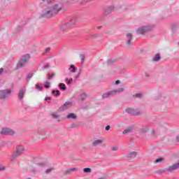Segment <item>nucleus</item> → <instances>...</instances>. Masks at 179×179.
<instances>
[{
  "instance_id": "nucleus-27",
  "label": "nucleus",
  "mask_w": 179,
  "mask_h": 179,
  "mask_svg": "<svg viewBox=\"0 0 179 179\" xmlns=\"http://www.w3.org/2000/svg\"><path fill=\"white\" fill-rule=\"evenodd\" d=\"M78 168H71L70 169H68L67 171H66V174L69 173H72L73 171H77Z\"/></svg>"
},
{
  "instance_id": "nucleus-24",
  "label": "nucleus",
  "mask_w": 179,
  "mask_h": 179,
  "mask_svg": "<svg viewBox=\"0 0 179 179\" xmlns=\"http://www.w3.org/2000/svg\"><path fill=\"white\" fill-rule=\"evenodd\" d=\"M59 89H60V90H66V85H65L64 83H59Z\"/></svg>"
},
{
  "instance_id": "nucleus-41",
  "label": "nucleus",
  "mask_w": 179,
  "mask_h": 179,
  "mask_svg": "<svg viewBox=\"0 0 179 179\" xmlns=\"http://www.w3.org/2000/svg\"><path fill=\"white\" fill-rule=\"evenodd\" d=\"M48 79H52L54 78V76H55V73H52V74H48Z\"/></svg>"
},
{
  "instance_id": "nucleus-23",
  "label": "nucleus",
  "mask_w": 179,
  "mask_h": 179,
  "mask_svg": "<svg viewBox=\"0 0 179 179\" xmlns=\"http://www.w3.org/2000/svg\"><path fill=\"white\" fill-rule=\"evenodd\" d=\"M69 70L70 71V72L75 73V72H76V67H75L73 64H71L69 68Z\"/></svg>"
},
{
  "instance_id": "nucleus-8",
  "label": "nucleus",
  "mask_w": 179,
  "mask_h": 179,
  "mask_svg": "<svg viewBox=\"0 0 179 179\" xmlns=\"http://www.w3.org/2000/svg\"><path fill=\"white\" fill-rule=\"evenodd\" d=\"M75 22H76V17H73V19L70 20L69 22L62 24L60 27L61 31H65L66 29H68L69 27H71V26H73V24H75Z\"/></svg>"
},
{
  "instance_id": "nucleus-40",
  "label": "nucleus",
  "mask_w": 179,
  "mask_h": 179,
  "mask_svg": "<svg viewBox=\"0 0 179 179\" xmlns=\"http://www.w3.org/2000/svg\"><path fill=\"white\" fill-rule=\"evenodd\" d=\"M50 51H51V48H47L45 49V52L43 53V55H45L47 54V52H50Z\"/></svg>"
},
{
  "instance_id": "nucleus-16",
  "label": "nucleus",
  "mask_w": 179,
  "mask_h": 179,
  "mask_svg": "<svg viewBox=\"0 0 179 179\" xmlns=\"http://www.w3.org/2000/svg\"><path fill=\"white\" fill-rule=\"evenodd\" d=\"M103 139H96L92 142V146L93 148H97V146H101V145H103Z\"/></svg>"
},
{
  "instance_id": "nucleus-55",
  "label": "nucleus",
  "mask_w": 179,
  "mask_h": 179,
  "mask_svg": "<svg viewBox=\"0 0 179 179\" xmlns=\"http://www.w3.org/2000/svg\"><path fill=\"white\" fill-rule=\"evenodd\" d=\"M80 76V71L78 73V76L76 77V79H78Z\"/></svg>"
},
{
  "instance_id": "nucleus-26",
  "label": "nucleus",
  "mask_w": 179,
  "mask_h": 179,
  "mask_svg": "<svg viewBox=\"0 0 179 179\" xmlns=\"http://www.w3.org/2000/svg\"><path fill=\"white\" fill-rule=\"evenodd\" d=\"M43 85H41V84H36V90H38V92H41V90H43Z\"/></svg>"
},
{
  "instance_id": "nucleus-37",
  "label": "nucleus",
  "mask_w": 179,
  "mask_h": 179,
  "mask_svg": "<svg viewBox=\"0 0 179 179\" xmlns=\"http://www.w3.org/2000/svg\"><path fill=\"white\" fill-rule=\"evenodd\" d=\"M52 118H55V120H58V118H59V115L57 114V113H53L52 115Z\"/></svg>"
},
{
  "instance_id": "nucleus-45",
  "label": "nucleus",
  "mask_w": 179,
  "mask_h": 179,
  "mask_svg": "<svg viewBox=\"0 0 179 179\" xmlns=\"http://www.w3.org/2000/svg\"><path fill=\"white\" fill-rule=\"evenodd\" d=\"M44 69H47L48 68H50V64H46L43 66Z\"/></svg>"
},
{
  "instance_id": "nucleus-61",
  "label": "nucleus",
  "mask_w": 179,
  "mask_h": 179,
  "mask_svg": "<svg viewBox=\"0 0 179 179\" xmlns=\"http://www.w3.org/2000/svg\"><path fill=\"white\" fill-rule=\"evenodd\" d=\"M87 105L89 106V105H90V103H87Z\"/></svg>"
},
{
  "instance_id": "nucleus-4",
  "label": "nucleus",
  "mask_w": 179,
  "mask_h": 179,
  "mask_svg": "<svg viewBox=\"0 0 179 179\" xmlns=\"http://www.w3.org/2000/svg\"><path fill=\"white\" fill-rule=\"evenodd\" d=\"M24 152V147L23 145H17L16 147V150L13 152L10 161L13 162L15 159H17L20 155Z\"/></svg>"
},
{
  "instance_id": "nucleus-38",
  "label": "nucleus",
  "mask_w": 179,
  "mask_h": 179,
  "mask_svg": "<svg viewBox=\"0 0 179 179\" xmlns=\"http://www.w3.org/2000/svg\"><path fill=\"white\" fill-rule=\"evenodd\" d=\"M163 160H164L163 158H157V159H155V163H162Z\"/></svg>"
},
{
  "instance_id": "nucleus-42",
  "label": "nucleus",
  "mask_w": 179,
  "mask_h": 179,
  "mask_svg": "<svg viewBox=\"0 0 179 179\" xmlns=\"http://www.w3.org/2000/svg\"><path fill=\"white\" fill-rule=\"evenodd\" d=\"M111 150H112L113 152H116V150H118V147H117V146H113V147L111 148Z\"/></svg>"
},
{
  "instance_id": "nucleus-53",
  "label": "nucleus",
  "mask_w": 179,
  "mask_h": 179,
  "mask_svg": "<svg viewBox=\"0 0 179 179\" xmlns=\"http://www.w3.org/2000/svg\"><path fill=\"white\" fill-rule=\"evenodd\" d=\"M152 135L153 136H155V129H152Z\"/></svg>"
},
{
  "instance_id": "nucleus-1",
  "label": "nucleus",
  "mask_w": 179,
  "mask_h": 179,
  "mask_svg": "<svg viewBox=\"0 0 179 179\" xmlns=\"http://www.w3.org/2000/svg\"><path fill=\"white\" fill-rule=\"evenodd\" d=\"M62 10V6L59 4H55L52 7H48L44 9L42 12L41 15L42 17H52L56 16L57 13H59L60 10Z\"/></svg>"
},
{
  "instance_id": "nucleus-49",
  "label": "nucleus",
  "mask_w": 179,
  "mask_h": 179,
  "mask_svg": "<svg viewBox=\"0 0 179 179\" xmlns=\"http://www.w3.org/2000/svg\"><path fill=\"white\" fill-rule=\"evenodd\" d=\"M45 101H48V100H51V97L47 96L45 98Z\"/></svg>"
},
{
  "instance_id": "nucleus-6",
  "label": "nucleus",
  "mask_w": 179,
  "mask_h": 179,
  "mask_svg": "<svg viewBox=\"0 0 179 179\" xmlns=\"http://www.w3.org/2000/svg\"><path fill=\"white\" fill-rule=\"evenodd\" d=\"M124 88H118L117 90H114L112 91L107 92L102 95V99H108L110 96H115L117 93H122L124 92Z\"/></svg>"
},
{
  "instance_id": "nucleus-25",
  "label": "nucleus",
  "mask_w": 179,
  "mask_h": 179,
  "mask_svg": "<svg viewBox=\"0 0 179 179\" xmlns=\"http://www.w3.org/2000/svg\"><path fill=\"white\" fill-rule=\"evenodd\" d=\"M55 169L54 167L49 168L45 171V174H51L52 171H54Z\"/></svg>"
},
{
  "instance_id": "nucleus-34",
  "label": "nucleus",
  "mask_w": 179,
  "mask_h": 179,
  "mask_svg": "<svg viewBox=\"0 0 179 179\" xmlns=\"http://www.w3.org/2000/svg\"><path fill=\"white\" fill-rule=\"evenodd\" d=\"M50 85H51V83L48 81H46L44 84V87L45 89H48L50 87Z\"/></svg>"
},
{
  "instance_id": "nucleus-3",
  "label": "nucleus",
  "mask_w": 179,
  "mask_h": 179,
  "mask_svg": "<svg viewBox=\"0 0 179 179\" xmlns=\"http://www.w3.org/2000/svg\"><path fill=\"white\" fill-rule=\"evenodd\" d=\"M153 27H155V25L148 24V25H144L142 27H138L136 29L137 34H146V33H149V31H152L153 30Z\"/></svg>"
},
{
  "instance_id": "nucleus-56",
  "label": "nucleus",
  "mask_w": 179,
  "mask_h": 179,
  "mask_svg": "<svg viewBox=\"0 0 179 179\" xmlns=\"http://www.w3.org/2000/svg\"><path fill=\"white\" fill-rule=\"evenodd\" d=\"M176 141L177 142H179V134L176 136Z\"/></svg>"
},
{
  "instance_id": "nucleus-13",
  "label": "nucleus",
  "mask_w": 179,
  "mask_h": 179,
  "mask_svg": "<svg viewBox=\"0 0 179 179\" xmlns=\"http://www.w3.org/2000/svg\"><path fill=\"white\" fill-rule=\"evenodd\" d=\"M70 107H72V102L67 101L59 107V110L65 111V110H68Z\"/></svg>"
},
{
  "instance_id": "nucleus-7",
  "label": "nucleus",
  "mask_w": 179,
  "mask_h": 179,
  "mask_svg": "<svg viewBox=\"0 0 179 179\" xmlns=\"http://www.w3.org/2000/svg\"><path fill=\"white\" fill-rule=\"evenodd\" d=\"M15 132L14 131V130L9 127H3L0 131V134L2 136H12L13 135H15Z\"/></svg>"
},
{
  "instance_id": "nucleus-21",
  "label": "nucleus",
  "mask_w": 179,
  "mask_h": 179,
  "mask_svg": "<svg viewBox=\"0 0 179 179\" xmlns=\"http://www.w3.org/2000/svg\"><path fill=\"white\" fill-rule=\"evenodd\" d=\"M171 29H172L173 33H176V31H177L178 29V25L176 23H173L171 25Z\"/></svg>"
},
{
  "instance_id": "nucleus-36",
  "label": "nucleus",
  "mask_w": 179,
  "mask_h": 179,
  "mask_svg": "<svg viewBox=\"0 0 179 179\" xmlns=\"http://www.w3.org/2000/svg\"><path fill=\"white\" fill-rule=\"evenodd\" d=\"M77 2H79L81 5H85L87 2V0H77Z\"/></svg>"
},
{
  "instance_id": "nucleus-30",
  "label": "nucleus",
  "mask_w": 179,
  "mask_h": 179,
  "mask_svg": "<svg viewBox=\"0 0 179 179\" xmlns=\"http://www.w3.org/2000/svg\"><path fill=\"white\" fill-rule=\"evenodd\" d=\"M33 78V73H30L27 75V78H26V80L27 82H29V80H30V78Z\"/></svg>"
},
{
  "instance_id": "nucleus-17",
  "label": "nucleus",
  "mask_w": 179,
  "mask_h": 179,
  "mask_svg": "<svg viewBox=\"0 0 179 179\" xmlns=\"http://www.w3.org/2000/svg\"><path fill=\"white\" fill-rule=\"evenodd\" d=\"M126 37L127 38V45H132L134 44V43H132V37H133L132 34L127 33L126 34Z\"/></svg>"
},
{
  "instance_id": "nucleus-47",
  "label": "nucleus",
  "mask_w": 179,
  "mask_h": 179,
  "mask_svg": "<svg viewBox=\"0 0 179 179\" xmlns=\"http://www.w3.org/2000/svg\"><path fill=\"white\" fill-rule=\"evenodd\" d=\"M126 9L127 10H128V9L133 10L134 9V6H129V8H127Z\"/></svg>"
},
{
  "instance_id": "nucleus-22",
  "label": "nucleus",
  "mask_w": 179,
  "mask_h": 179,
  "mask_svg": "<svg viewBox=\"0 0 179 179\" xmlns=\"http://www.w3.org/2000/svg\"><path fill=\"white\" fill-rule=\"evenodd\" d=\"M133 131V129L131 127H129L126 129L124 131H123L122 134L125 135L126 134H131Z\"/></svg>"
},
{
  "instance_id": "nucleus-14",
  "label": "nucleus",
  "mask_w": 179,
  "mask_h": 179,
  "mask_svg": "<svg viewBox=\"0 0 179 179\" xmlns=\"http://www.w3.org/2000/svg\"><path fill=\"white\" fill-rule=\"evenodd\" d=\"M26 93V88H20L18 92V99L19 100H23V97H24V94Z\"/></svg>"
},
{
  "instance_id": "nucleus-48",
  "label": "nucleus",
  "mask_w": 179,
  "mask_h": 179,
  "mask_svg": "<svg viewBox=\"0 0 179 179\" xmlns=\"http://www.w3.org/2000/svg\"><path fill=\"white\" fill-rule=\"evenodd\" d=\"M120 83H121V81L120 80H116L115 83V85H120Z\"/></svg>"
},
{
  "instance_id": "nucleus-60",
  "label": "nucleus",
  "mask_w": 179,
  "mask_h": 179,
  "mask_svg": "<svg viewBox=\"0 0 179 179\" xmlns=\"http://www.w3.org/2000/svg\"><path fill=\"white\" fill-rule=\"evenodd\" d=\"M155 100H159V98H155Z\"/></svg>"
},
{
  "instance_id": "nucleus-54",
  "label": "nucleus",
  "mask_w": 179,
  "mask_h": 179,
  "mask_svg": "<svg viewBox=\"0 0 179 179\" xmlns=\"http://www.w3.org/2000/svg\"><path fill=\"white\" fill-rule=\"evenodd\" d=\"M71 128H76V125L75 124H71Z\"/></svg>"
},
{
  "instance_id": "nucleus-51",
  "label": "nucleus",
  "mask_w": 179,
  "mask_h": 179,
  "mask_svg": "<svg viewBox=\"0 0 179 179\" xmlns=\"http://www.w3.org/2000/svg\"><path fill=\"white\" fill-rule=\"evenodd\" d=\"M3 170H5V166H0V171H3Z\"/></svg>"
},
{
  "instance_id": "nucleus-59",
  "label": "nucleus",
  "mask_w": 179,
  "mask_h": 179,
  "mask_svg": "<svg viewBox=\"0 0 179 179\" xmlns=\"http://www.w3.org/2000/svg\"><path fill=\"white\" fill-rule=\"evenodd\" d=\"M159 96H162V97H164V95H162V94H159Z\"/></svg>"
},
{
  "instance_id": "nucleus-58",
  "label": "nucleus",
  "mask_w": 179,
  "mask_h": 179,
  "mask_svg": "<svg viewBox=\"0 0 179 179\" xmlns=\"http://www.w3.org/2000/svg\"><path fill=\"white\" fill-rule=\"evenodd\" d=\"M97 29H98V30H100V29H101V27H98Z\"/></svg>"
},
{
  "instance_id": "nucleus-31",
  "label": "nucleus",
  "mask_w": 179,
  "mask_h": 179,
  "mask_svg": "<svg viewBox=\"0 0 179 179\" xmlns=\"http://www.w3.org/2000/svg\"><path fill=\"white\" fill-rule=\"evenodd\" d=\"M65 80H66L67 85H71V83H72L73 82V79H72V78L69 79V78H66L65 79Z\"/></svg>"
},
{
  "instance_id": "nucleus-18",
  "label": "nucleus",
  "mask_w": 179,
  "mask_h": 179,
  "mask_svg": "<svg viewBox=\"0 0 179 179\" xmlns=\"http://www.w3.org/2000/svg\"><path fill=\"white\" fill-rule=\"evenodd\" d=\"M66 118L67 120H76V118H78V116L76 115V114L71 113H69L66 116Z\"/></svg>"
},
{
  "instance_id": "nucleus-57",
  "label": "nucleus",
  "mask_w": 179,
  "mask_h": 179,
  "mask_svg": "<svg viewBox=\"0 0 179 179\" xmlns=\"http://www.w3.org/2000/svg\"><path fill=\"white\" fill-rule=\"evenodd\" d=\"M145 76L146 78H149V74H148L147 73H145Z\"/></svg>"
},
{
  "instance_id": "nucleus-46",
  "label": "nucleus",
  "mask_w": 179,
  "mask_h": 179,
  "mask_svg": "<svg viewBox=\"0 0 179 179\" xmlns=\"http://www.w3.org/2000/svg\"><path fill=\"white\" fill-rule=\"evenodd\" d=\"M99 37V34H94L92 35V38H97Z\"/></svg>"
},
{
  "instance_id": "nucleus-2",
  "label": "nucleus",
  "mask_w": 179,
  "mask_h": 179,
  "mask_svg": "<svg viewBox=\"0 0 179 179\" xmlns=\"http://www.w3.org/2000/svg\"><path fill=\"white\" fill-rule=\"evenodd\" d=\"M30 58H31V56H30V54H25L22 55L20 60L17 64L16 69L23 68V66H24V65L29 62V61L30 60Z\"/></svg>"
},
{
  "instance_id": "nucleus-10",
  "label": "nucleus",
  "mask_w": 179,
  "mask_h": 179,
  "mask_svg": "<svg viewBox=\"0 0 179 179\" xmlns=\"http://www.w3.org/2000/svg\"><path fill=\"white\" fill-rule=\"evenodd\" d=\"M115 7L114 6H109L106 7L103 9V16H109V15H111L113 12H114Z\"/></svg>"
},
{
  "instance_id": "nucleus-29",
  "label": "nucleus",
  "mask_w": 179,
  "mask_h": 179,
  "mask_svg": "<svg viewBox=\"0 0 179 179\" xmlns=\"http://www.w3.org/2000/svg\"><path fill=\"white\" fill-rule=\"evenodd\" d=\"M80 58L82 64L85 62V59L86 58V56L84 54L80 55Z\"/></svg>"
},
{
  "instance_id": "nucleus-39",
  "label": "nucleus",
  "mask_w": 179,
  "mask_h": 179,
  "mask_svg": "<svg viewBox=\"0 0 179 179\" xmlns=\"http://www.w3.org/2000/svg\"><path fill=\"white\" fill-rule=\"evenodd\" d=\"M42 2H45V1H47V3H48L49 5L52 3V2H54V1L55 0H41Z\"/></svg>"
},
{
  "instance_id": "nucleus-33",
  "label": "nucleus",
  "mask_w": 179,
  "mask_h": 179,
  "mask_svg": "<svg viewBox=\"0 0 179 179\" xmlns=\"http://www.w3.org/2000/svg\"><path fill=\"white\" fill-rule=\"evenodd\" d=\"M135 97H136L137 99H142L143 97V94H141V93H137L135 95Z\"/></svg>"
},
{
  "instance_id": "nucleus-50",
  "label": "nucleus",
  "mask_w": 179,
  "mask_h": 179,
  "mask_svg": "<svg viewBox=\"0 0 179 179\" xmlns=\"http://www.w3.org/2000/svg\"><path fill=\"white\" fill-rule=\"evenodd\" d=\"M110 125H108V126L106 127L105 129L106 131H110Z\"/></svg>"
},
{
  "instance_id": "nucleus-9",
  "label": "nucleus",
  "mask_w": 179,
  "mask_h": 179,
  "mask_svg": "<svg viewBox=\"0 0 179 179\" xmlns=\"http://www.w3.org/2000/svg\"><path fill=\"white\" fill-rule=\"evenodd\" d=\"M150 129V124H147L145 127H142L139 130V135L141 138H145L146 136V133Z\"/></svg>"
},
{
  "instance_id": "nucleus-62",
  "label": "nucleus",
  "mask_w": 179,
  "mask_h": 179,
  "mask_svg": "<svg viewBox=\"0 0 179 179\" xmlns=\"http://www.w3.org/2000/svg\"><path fill=\"white\" fill-rule=\"evenodd\" d=\"M28 179H31V178H28Z\"/></svg>"
},
{
  "instance_id": "nucleus-11",
  "label": "nucleus",
  "mask_w": 179,
  "mask_h": 179,
  "mask_svg": "<svg viewBox=\"0 0 179 179\" xmlns=\"http://www.w3.org/2000/svg\"><path fill=\"white\" fill-rule=\"evenodd\" d=\"M126 113L130 114V115H139V114H141L139 109H134L131 108H127L126 109Z\"/></svg>"
},
{
  "instance_id": "nucleus-28",
  "label": "nucleus",
  "mask_w": 179,
  "mask_h": 179,
  "mask_svg": "<svg viewBox=\"0 0 179 179\" xmlns=\"http://www.w3.org/2000/svg\"><path fill=\"white\" fill-rule=\"evenodd\" d=\"M86 97H87V95L84 92L80 94V99L82 100V101H83V100H85Z\"/></svg>"
},
{
  "instance_id": "nucleus-32",
  "label": "nucleus",
  "mask_w": 179,
  "mask_h": 179,
  "mask_svg": "<svg viewBox=\"0 0 179 179\" xmlns=\"http://www.w3.org/2000/svg\"><path fill=\"white\" fill-rule=\"evenodd\" d=\"M52 94H54V96H59L60 92L59 90H52Z\"/></svg>"
},
{
  "instance_id": "nucleus-52",
  "label": "nucleus",
  "mask_w": 179,
  "mask_h": 179,
  "mask_svg": "<svg viewBox=\"0 0 179 179\" xmlns=\"http://www.w3.org/2000/svg\"><path fill=\"white\" fill-rule=\"evenodd\" d=\"M3 72V68L0 69V76L2 75V73Z\"/></svg>"
},
{
  "instance_id": "nucleus-12",
  "label": "nucleus",
  "mask_w": 179,
  "mask_h": 179,
  "mask_svg": "<svg viewBox=\"0 0 179 179\" xmlns=\"http://www.w3.org/2000/svg\"><path fill=\"white\" fill-rule=\"evenodd\" d=\"M45 164L44 163H39L38 164L35 168H34L31 170V173H33V174H37V173L41 171V170H43V167H44Z\"/></svg>"
},
{
  "instance_id": "nucleus-15",
  "label": "nucleus",
  "mask_w": 179,
  "mask_h": 179,
  "mask_svg": "<svg viewBox=\"0 0 179 179\" xmlns=\"http://www.w3.org/2000/svg\"><path fill=\"white\" fill-rule=\"evenodd\" d=\"M34 135L37 136V135H41V136H45V129L43 128L39 127L36 131L34 132Z\"/></svg>"
},
{
  "instance_id": "nucleus-35",
  "label": "nucleus",
  "mask_w": 179,
  "mask_h": 179,
  "mask_svg": "<svg viewBox=\"0 0 179 179\" xmlns=\"http://www.w3.org/2000/svg\"><path fill=\"white\" fill-rule=\"evenodd\" d=\"M84 173H92V169L90 168H85L83 169Z\"/></svg>"
},
{
  "instance_id": "nucleus-44",
  "label": "nucleus",
  "mask_w": 179,
  "mask_h": 179,
  "mask_svg": "<svg viewBox=\"0 0 179 179\" xmlns=\"http://www.w3.org/2000/svg\"><path fill=\"white\" fill-rule=\"evenodd\" d=\"M157 173L158 174H164V172L163 169H159L157 171Z\"/></svg>"
},
{
  "instance_id": "nucleus-20",
  "label": "nucleus",
  "mask_w": 179,
  "mask_h": 179,
  "mask_svg": "<svg viewBox=\"0 0 179 179\" xmlns=\"http://www.w3.org/2000/svg\"><path fill=\"white\" fill-rule=\"evenodd\" d=\"M160 59H162V57L160 56V54L155 55V57L152 58L153 62H159Z\"/></svg>"
},
{
  "instance_id": "nucleus-19",
  "label": "nucleus",
  "mask_w": 179,
  "mask_h": 179,
  "mask_svg": "<svg viewBox=\"0 0 179 179\" xmlns=\"http://www.w3.org/2000/svg\"><path fill=\"white\" fill-rule=\"evenodd\" d=\"M136 157V152L133 151L127 155V159H135Z\"/></svg>"
},
{
  "instance_id": "nucleus-43",
  "label": "nucleus",
  "mask_w": 179,
  "mask_h": 179,
  "mask_svg": "<svg viewBox=\"0 0 179 179\" xmlns=\"http://www.w3.org/2000/svg\"><path fill=\"white\" fill-rule=\"evenodd\" d=\"M115 60L114 59H109L108 60V65H111Z\"/></svg>"
},
{
  "instance_id": "nucleus-5",
  "label": "nucleus",
  "mask_w": 179,
  "mask_h": 179,
  "mask_svg": "<svg viewBox=\"0 0 179 179\" xmlns=\"http://www.w3.org/2000/svg\"><path fill=\"white\" fill-rule=\"evenodd\" d=\"M12 94V89H6L0 90V100H8Z\"/></svg>"
}]
</instances>
